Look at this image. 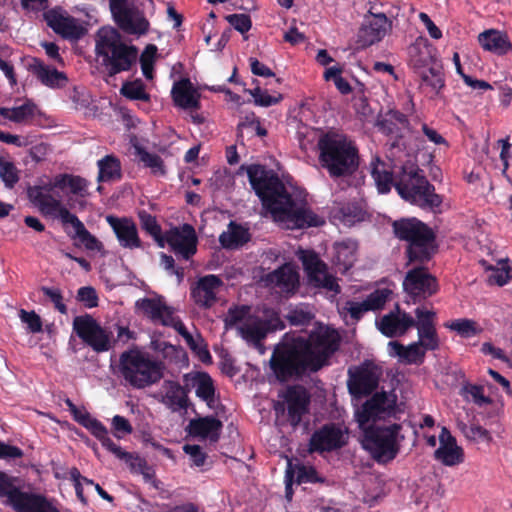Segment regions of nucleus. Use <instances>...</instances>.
Masks as SVG:
<instances>
[{
    "mask_svg": "<svg viewBox=\"0 0 512 512\" xmlns=\"http://www.w3.org/2000/svg\"><path fill=\"white\" fill-rule=\"evenodd\" d=\"M340 342L341 337L334 328L322 325L307 336L285 333L273 349L270 368L280 382L301 379L329 366Z\"/></svg>",
    "mask_w": 512,
    "mask_h": 512,
    "instance_id": "1",
    "label": "nucleus"
},
{
    "mask_svg": "<svg viewBox=\"0 0 512 512\" xmlns=\"http://www.w3.org/2000/svg\"><path fill=\"white\" fill-rule=\"evenodd\" d=\"M241 169H246L252 189L275 220L286 223L287 227L292 229L319 227L325 224L321 216L292 197L273 170H268L260 164L246 167L243 165Z\"/></svg>",
    "mask_w": 512,
    "mask_h": 512,
    "instance_id": "2",
    "label": "nucleus"
},
{
    "mask_svg": "<svg viewBox=\"0 0 512 512\" xmlns=\"http://www.w3.org/2000/svg\"><path fill=\"white\" fill-rule=\"evenodd\" d=\"M396 238L407 243V265L426 264L438 252L435 231L417 218H401L392 223Z\"/></svg>",
    "mask_w": 512,
    "mask_h": 512,
    "instance_id": "3",
    "label": "nucleus"
},
{
    "mask_svg": "<svg viewBox=\"0 0 512 512\" xmlns=\"http://www.w3.org/2000/svg\"><path fill=\"white\" fill-rule=\"evenodd\" d=\"M319 163L331 178L351 176L359 166V152L345 136L326 133L317 143Z\"/></svg>",
    "mask_w": 512,
    "mask_h": 512,
    "instance_id": "4",
    "label": "nucleus"
},
{
    "mask_svg": "<svg viewBox=\"0 0 512 512\" xmlns=\"http://www.w3.org/2000/svg\"><path fill=\"white\" fill-rule=\"evenodd\" d=\"M95 52L110 77L131 71L137 64V47L124 43L116 29L98 32Z\"/></svg>",
    "mask_w": 512,
    "mask_h": 512,
    "instance_id": "5",
    "label": "nucleus"
},
{
    "mask_svg": "<svg viewBox=\"0 0 512 512\" xmlns=\"http://www.w3.org/2000/svg\"><path fill=\"white\" fill-rule=\"evenodd\" d=\"M395 189L401 198L422 208L434 209L442 204V197L414 163L407 162L397 170Z\"/></svg>",
    "mask_w": 512,
    "mask_h": 512,
    "instance_id": "6",
    "label": "nucleus"
},
{
    "mask_svg": "<svg viewBox=\"0 0 512 512\" xmlns=\"http://www.w3.org/2000/svg\"><path fill=\"white\" fill-rule=\"evenodd\" d=\"M119 370L123 379L133 388L143 389L158 383L164 376L165 366L160 360L138 349L121 353Z\"/></svg>",
    "mask_w": 512,
    "mask_h": 512,
    "instance_id": "7",
    "label": "nucleus"
},
{
    "mask_svg": "<svg viewBox=\"0 0 512 512\" xmlns=\"http://www.w3.org/2000/svg\"><path fill=\"white\" fill-rule=\"evenodd\" d=\"M401 425L394 423L389 426L370 425L363 431L362 446L371 457L380 464L394 460L399 451V433Z\"/></svg>",
    "mask_w": 512,
    "mask_h": 512,
    "instance_id": "8",
    "label": "nucleus"
},
{
    "mask_svg": "<svg viewBox=\"0 0 512 512\" xmlns=\"http://www.w3.org/2000/svg\"><path fill=\"white\" fill-rule=\"evenodd\" d=\"M152 0H109V9L117 27L126 34L142 36L148 33L150 23L145 15Z\"/></svg>",
    "mask_w": 512,
    "mask_h": 512,
    "instance_id": "9",
    "label": "nucleus"
},
{
    "mask_svg": "<svg viewBox=\"0 0 512 512\" xmlns=\"http://www.w3.org/2000/svg\"><path fill=\"white\" fill-rule=\"evenodd\" d=\"M285 327V322L282 320L280 313L275 309L268 308L263 311V318L252 315L241 325H238L237 334L248 345L260 348L269 333L283 330Z\"/></svg>",
    "mask_w": 512,
    "mask_h": 512,
    "instance_id": "10",
    "label": "nucleus"
},
{
    "mask_svg": "<svg viewBox=\"0 0 512 512\" xmlns=\"http://www.w3.org/2000/svg\"><path fill=\"white\" fill-rule=\"evenodd\" d=\"M382 368L371 360L348 369L347 388L350 395L360 399L372 394L379 385Z\"/></svg>",
    "mask_w": 512,
    "mask_h": 512,
    "instance_id": "11",
    "label": "nucleus"
},
{
    "mask_svg": "<svg viewBox=\"0 0 512 512\" xmlns=\"http://www.w3.org/2000/svg\"><path fill=\"white\" fill-rule=\"evenodd\" d=\"M73 330L86 345L97 353L107 352L112 348V333L103 328L89 314L75 317Z\"/></svg>",
    "mask_w": 512,
    "mask_h": 512,
    "instance_id": "12",
    "label": "nucleus"
},
{
    "mask_svg": "<svg viewBox=\"0 0 512 512\" xmlns=\"http://www.w3.org/2000/svg\"><path fill=\"white\" fill-rule=\"evenodd\" d=\"M424 265L420 264L409 270L403 281L404 291L413 298L414 303L431 297L439 289L436 277Z\"/></svg>",
    "mask_w": 512,
    "mask_h": 512,
    "instance_id": "13",
    "label": "nucleus"
},
{
    "mask_svg": "<svg viewBox=\"0 0 512 512\" xmlns=\"http://www.w3.org/2000/svg\"><path fill=\"white\" fill-rule=\"evenodd\" d=\"M165 244H168L175 255L184 260L191 259L196 254L198 245L195 228L188 223L170 228L164 234Z\"/></svg>",
    "mask_w": 512,
    "mask_h": 512,
    "instance_id": "14",
    "label": "nucleus"
},
{
    "mask_svg": "<svg viewBox=\"0 0 512 512\" xmlns=\"http://www.w3.org/2000/svg\"><path fill=\"white\" fill-rule=\"evenodd\" d=\"M346 443L347 440L342 428L335 423H328L311 435L309 452H332L342 448Z\"/></svg>",
    "mask_w": 512,
    "mask_h": 512,
    "instance_id": "15",
    "label": "nucleus"
},
{
    "mask_svg": "<svg viewBox=\"0 0 512 512\" xmlns=\"http://www.w3.org/2000/svg\"><path fill=\"white\" fill-rule=\"evenodd\" d=\"M392 23L384 13L370 14L366 16L357 34V43L360 47L366 48L380 42Z\"/></svg>",
    "mask_w": 512,
    "mask_h": 512,
    "instance_id": "16",
    "label": "nucleus"
},
{
    "mask_svg": "<svg viewBox=\"0 0 512 512\" xmlns=\"http://www.w3.org/2000/svg\"><path fill=\"white\" fill-rule=\"evenodd\" d=\"M223 285L224 282L218 275L202 276L191 286V299L198 307L210 309L217 303V294Z\"/></svg>",
    "mask_w": 512,
    "mask_h": 512,
    "instance_id": "17",
    "label": "nucleus"
},
{
    "mask_svg": "<svg viewBox=\"0 0 512 512\" xmlns=\"http://www.w3.org/2000/svg\"><path fill=\"white\" fill-rule=\"evenodd\" d=\"M417 317L418 341L417 343L425 349V351H435L440 347V339L436 330L435 319L436 312L433 310H425L422 307L415 309Z\"/></svg>",
    "mask_w": 512,
    "mask_h": 512,
    "instance_id": "18",
    "label": "nucleus"
},
{
    "mask_svg": "<svg viewBox=\"0 0 512 512\" xmlns=\"http://www.w3.org/2000/svg\"><path fill=\"white\" fill-rule=\"evenodd\" d=\"M107 223L112 228L121 247L126 249H145L146 245L139 237L135 222L128 217H106Z\"/></svg>",
    "mask_w": 512,
    "mask_h": 512,
    "instance_id": "19",
    "label": "nucleus"
},
{
    "mask_svg": "<svg viewBox=\"0 0 512 512\" xmlns=\"http://www.w3.org/2000/svg\"><path fill=\"white\" fill-rule=\"evenodd\" d=\"M396 400L391 399L386 392H377L368 399L357 412L356 417L360 426L372 419L391 415L395 411Z\"/></svg>",
    "mask_w": 512,
    "mask_h": 512,
    "instance_id": "20",
    "label": "nucleus"
},
{
    "mask_svg": "<svg viewBox=\"0 0 512 512\" xmlns=\"http://www.w3.org/2000/svg\"><path fill=\"white\" fill-rule=\"evenodd\" d=\"M283 398L287 404L288 420L293 427H296L309 411L310 394L305 387L294 385L286 389Z\"/></svg>",
    "mask_w": 512,
    "mask_h": 512,
    "instance_id": "21",
    "label": "nucleus"
},
{
    "mask_svg": "<svg viewBox=\"0 0 512 512\" xmlns=\"http://www.w3.org/2000/svg\"><path fill=\"white\" fill-rule=\"evenodd\" d=\"M47 25L57 34L68 40H79L87 30L72 16H65L55 10L45 14Z\"/></svg>",
    "mask_w": 512,
    "mask_h": 512,
    "instance_id": "22",
    "label": "nucleus"
},
{
    "mask_svg": "<svg viewBox=\"0 0 512 512\" xmlns=\"http://www.w3.org/2000/svg\"><path fill=\"white\" fill-rule=\"evenodd\" d=\"M136 307L155 324L171 325L173 308L168 306L164 297L142 298L136 302Z\"/></svg>",
    "mask_w": 512,
    "mask_h": 512,
    "instance_id": "23",
    "label": "nucleus"
},
{
    "mask_svg": "<svg viewBox=\"0 0 512 512\" xmlns=\"http://www.w3.org/2000/svg\"><path fill=\"white\" fill-rule=\"evenodd\" d=\"M417 320L396 305V311H391L381 318L379 330L387 337L404 335L410 328L415 327Z\"/></svg>",
    "mask_w": 512,
    "mask_h": 512,
    "instance_id": "24",
    "label": "nucleus"
},
{
    "mask_svg": "<svg viewBox=\"0 0 512 512\" xmlns=\"http://www.w3.org/2000/svg\"><path fill=\"white\" fill-rule=\"evenodd\" d=\"M164 388L165 393L162 395L160 402L172 412H186L191 405L188 396L190 389L172 380H166Z\"/></svg>",
    "mask_w": 512,
    "mask_h": 512,
    "instance_id": "25",
    "label": "nucleus"
},
{
    "mask_svg": "<svg viewBox=\"0 0 512 512\" xmlns=\"http://www.w3.org/2000/svg\"><path fill=\"white\" fill-rule=\"evenodd\" d=\"M14 510L16 512H61L57 500L47 498L42 494L24 491Z\"/></svg>",
    "mask_w": 512,
    "mask_h": 512,
    "instance_id": "26",
    "label": "nucleus"
},
{
    "mask_svg": "<svg viewBox=\"0 0 512 512\" xmlns=\"http://www.w3.org/2000/svg\"><path fill=\"white\" fill-rule=\"evenodd\" d=\"M222 422L214 416H205L189 421L187 430L189 435L209 439L213 442L218 441L222 430Z\"/></svg>",
    "mask_w": 512,
    "mask_h": 512,
    "instance_id": "27",
    "label": "nucleus"
},
{
    "mask_svg": "<svg viewBox=\"0 0 512 512\" xmlns=\"http://www.w3.org/2000/svg\"><path fill=\"white\" fill-rule=\"evenodd\" d=\"M171 95L175 105L182 109L200 108V95L188 78H183L175 82L171 90Z\"/></svg>",
    "mask_w": 512,
    "mask_h": 512,
    "instance_id": "28",
    "label": "nucleus"
},
{
    "mask_svg": "<svg viewBox=\"0 0 512 512\" xmlns=\"http://www.w3.org/2000/svg\"><path fill=\"white\" fill-rule=\"evenodd\" d=\"M30 70L43 85L52 89L62 88L68 82L64 72L45 65L39 59H34L33 64L30 65Z\"/></svg>",
    "mask_w": 512,
    "mask_h": 512,
    "instance_id": "29",
    "label": "nucleus"
},
{
    "mask_svg": "<svg viewBox=\"0 0 512 512\" xmlns=\"http://www.w3.org/2000/svg\"><path fill=\"white\" fill-rule=\"evenodd\" d=\"M409 125L407 115L395 109L387 111L385 117L379 119L376 123L381 133L395 138L402 137V131L407 129Z\"/></svg>",
    "mask_w": 512,
    "mask_h": 512,
    "instance_id": "30",
    "label": "nucleus"
},
{
    "mask_svg": "<svg viewBox=\"0 0 512 512\" xmlns=\"http://www.w3.org/2000/svg\"><path fill=\"white\" fill-rule=\"evenodd\" d=\"M480 45L483 49L498 55H504L512 50V44L505 33L498 30H487L479 34Z\"/></svg>",
    "mask_w": 512,
    "mask_h": 512,
    "instance_id": "31",
    "label": "nucleus"
},
{
    "mask_svg": "<svg viewBox=\"0 0 512 512\" xmlns=\"http://www.w3.org/2000/svg\"><path fill=\"white\" fill-rule=\"evenodd\" d=\"M396 173L397 170H391L389 165L379 158H376V160L371 163V175L381 194H386L390 192L392 186L395 187Z\"/></svg>",
    "mask_w": 512,
    "mask_h": 512,
    "instance_id": "32",
    "label": "nucleus"
},
{
    "mask_svg": "<svg viewBox=\"0 0 512 512\" xmlns=\"http://www.w3.org/2000/svg\"><path fill=\"white\" fill-rule=\"evenodd\" d=\"M331 216L345 225L351 226L364 219V211L356 202H335Z\"/></svg>",
    "mask_w": 512,
    "mask_h": 512,
    "instance_id": "33",
    "label": "nucleus"
},
{
    "mask_svg": "<svg viewBox=\"0 0 512 512\" xmlns=\"http://www.w3.org/2000/svg\"><path fill=\"white\" fill-rule=\"evenodd\" d=\"M250 239L249 229L233 221L229 223L228 231L219 236V242L225 249L239 248L248 243Z\"/></svg>",
    "mask_w": 512,
    "mask_h": 512,
    "instance_id": "34",
    "label": "nucleus"
},
{
    "mask_svg": "<svg viewBox=\"0 0 512 512\" xmlns=\"http://www.w3.org/2000/svg\"><path fill=\"white\" fill-rule=\"evenodd\" d=\"M357 249V242L351 239H346L334 244L333 260L334 263L339 266L340 270L346 272L353 266L356 260Z\"/></svg>",
    "mask_w": 512,
    "mask_h": 512,
    "instance_id": "35",
    "label": "nucleus"
},
{
    "mask_svg": "<svg viewBox=\"0 0 512 512\" xmlns=\"http://www.w3.org/2000/svg\"><path fill=\"white\" fill-rule=\"evenodd\" d=\"M267 280L283 292H293L299 284V275L289 265H283L269 273Z\"/></svg>",
    "mask_w": 512,
    "mask_h": 512,
    "instance_id": "36",
    "label": "nucleus"
},
{
    "mask_svg": "<svg viewBox=\"0 0 512 512\" xmlns=\"http://www.w3.org/2000/svg\"><path fill=\"white\" fill-rule=\"evenodd\" d=\"M98 182L118 181L122 178L120 160L113 154L104 156L97 161Z\"/></svg>",
    "mask_w": 512,
    "mask_h": 512,
    "instance_id": "37",
    "label": "nucleus"
},
{
    "mask_svg": "<svg viewBox=\"0 0 512 512\" xmlns=\"http://www.w3.org/2000/svg\"><path fill=\"white\" fill-rule=\"evenodd\" d=\"M196 386V396L211 407L215 400V386L212 377L207 372H196L191 376Z\"/></svg>",
    "mask_w": 512,
    "mask_h": 512,
    "instance_id": "38",
    "label": "nucleus"
},
{
    "mask_svg": "<svg viewBox=\"0 0 512 512\" xmlns=\"http://www.w3.org/2000/svg\"><path fill=\"white\" fill-rule=\"evenodd\" d=\"M36 104L27 99L22 105L13 108H0V116L14 122L24 123L32 120L36 115Z\"/></svg>",
    "mask_w": 512,
    "mask_h": 512,
    "instance_id": "39",
    "label": "nucleus"
},
{
    "mask_svg": "<svg viewBox=\"0 0 512 512\" xmlns=\"http://www.w3.org/2000/svg\"><path fill=\"white\" fill-rule=\"evenodd\" d=\"M54 188L55 186H53V182L29 186L27 189V197L29 201L41 212L47 209L44 204H49L50 199H55L51 195Z\"/></svg>",
    "mask_w": 512,
    "mask_h": 512,
    "instance_id": "40",
    "label": "nucleus"
},
{
    "mask_svg": "<svg viewBox=\"0 0 512 512\" xmlns=\"http://www.w3.org/2000/svg\"><path fill=\"white\" fill-rule=\"evenodd\" d=\"M44 205L47 207V209L41 211L44 216L57 215L64 224H71L74 230L83 224L79 218L75 214H72L65 206H63L61 201L58 199H50V203Z\"/></svg>",
    "mask_w": 512,
    "mask_h": 512,
    "instance_id": "41",
    "label": "nucleus"
},
{
    "mask_svg": "<svg viewBox=\"0 0 512 512\" xmlns=\"http://www.w3.org/2000/svg\"><path fill=\"white\" fill-rule=\"evenodd\" d=\"M138 218L141 229L149 234L160 248H164V235L156 217L145 210H141L138 212Z\"/></svg>",
    "mask_w": 512,
    "mask_h": 512,
    "instance_id": "42",
    "label": "nucleus"
},
{
    "mask_svg": "<svg viewBox=\"0 0 512 512\" xmlns=\"http://www.w3.org/2000/svg\"><path fill=\"white\" fill-rule=\"evenodd\" d=\"M136 155L144 167L149 168L154 175L163 176L166 169L163 159L156 153L147 151L144 147H135Z\"/></svg>",
    "mask_w": 512,
    "mask_h": 512,
    "instance_id": "43",
    "label": "nucleus"
},
{
    "mask_svg": "<svg viewBox=\"0 0 512 512\" xmlns=\"http://www.w3.org/2000/svg\"><path fill=\"white\" fill-rule=\"evenodd\" d=\"M303 268L309 278L313 281L319 280V274L327 270L326 264L319 258L314 251H305L301 256Z\"/></svg>",
    "mask_w": 512,
    "mask_h": 512,
    "instance_id": "44",
    "label": "nucleus"
},
{
    "mask_svg": "<svg viewBox=\"0 0 512 512\" xmlns=\"http://www.w3.org/2000/svg\"><path fill=\"white\" fill-rule=\"evenodd\" d=\"M251 307L248 305H233L231 306L224 319L225 330L236 329L241 325L250 315Z\"/></svg>",
    "mask_w": 512,
    "mask_h": 512,
    "instance_id": "45",
    "label": "nucleus"
},
{
    "mask_svg": "<svg viewBox=\"0 0 512 512\" xmlns=\"http://www.w3.org/2000/svg\"><path fill=\"white\" fill-rule=\"evenodd\" d=\"M22 493L23 491L14 485L13 478L0 471V497H6L7 504L14 509Z\"/></svg>",
    "mask_w": 512,
    "mask_h": 512,
    "instance_id": "46",
    "label": "nucleus"
},
{
    "mask_svg": "<svg viewBox=\"0 0 512 512\" xmlns=\"http://www.w3.org/2000/svg\"><path fill=\"white\" fill-rule=\"evenodd\" d=\"M434 458L445 466H455L464 462V451L461 447H438L434 452Z\"/></svg>",
    "mask_w": 512,
    "mask_h": 512,
    "instance_id": "47",
    "label": "nucleus"
},
{
    "mask_svg": "<svg viewBox=\"0 0 512 512\" xmlns=\"http://www.w3.org/2000/svg\"><path fill=\"white\" fill-rule=\"evenodd\" d=\"M120 93L130 100H140L144 102L150 100V95L146 92L145 85L141 79L124 82L120 89Z\"/></svg>",
    "mask_w": 512,
    "mask_h": 512,
    "instance_id": "48",
    "label": "nucleus"
},
{
    "mask_svg": "<svg viewBox=\"0 0 512 512\" xmlns=\"http://www.w3.org/2000/svg\"><path fill=\"white\" fill-rule=\"evenodd\" d=\"M444 326L452 331H456L464 338H470L478 333L477 324L471 319H456L451 322H446Z\"/></svg>",
    "mask_w": 512,
    "mask_h": 512,
    "instance_id": "49",
    "label": "nucleus"
},
{
    "mask_svg": "<svg viewBox=\"0 0 512 512\" xmlns=\"http://www.w3.org/2000/svg\"><path fill=\"white\" fill-rule=\"evenodd\" d=\"M421 79L425 84L430 86L436 94H439L440 90L445 86L441 67H429L427 71L421 73Z\"/></svg>",
    "mask_w": 512,
    "mask_h": 512,
    "instance_id": "50",
    "label": "nucleus"
},
{
    "mask_svg": "<svg viewBox=\"0 0 512 512\" xmlns=\"http://www.w3.org/2000/svg\"><path fill=\"white\" fill-rule=\"evenodd\" d=\"M0 178L7 188H13L19 181V171L11 161L0 157Z\"/></svg>",
    "mask_w": 512,
    "mask_h": 512,
    "instance_id": "51",
    "label": "nucleus"
},
{
    "mask_svg": "<svg viewBox=\"0 0 512 512\" xmlns=\"http://www.w3.org/2000/svg\"><path fill=\"white\" fill-rule=\"evenodd\" d=\"M73 238H77L80 243L89 251H101L103 244L94 235H92L85 227L84 224L80 225L75 230Z\"/></svg>",
    "mask_w": 512,
    "mask_h": 512,
    "instance_id": "52",
    "label": "nucleus"
},
{
    "mask_svg": "<svg viewBox=\"0 0 512 512\" xmlns=\"http://www.w3.org/2000/svg\"><path fill=\"white\" fill-rule=\"evenodd\" d=\"M392 291L388 288L376 289L364 300L369 311L382 309L388 301Z\"/></svg>",
    "mask_w": 512,
    "mask_h": 512,
    "instance_id": "53",
    "label": "nucleus"
},
{
    "mask_svg": "<svg viewBox=\"0 0 512 512\" xmlns=\"http://www.w3.org/2000/svg\"><path fill=\"white\" fill-rule=\"evenodd\" d=\"M426 351L417 342L406 346L403 363L421 365L425 360Z\"/></svg>",
    "mask_w": 512,
    "mask_h": 512,
    "instance_id": "54",
    "label": "nucleus"
},
{
    "mask_svg": "<svg viewBox=\"0 0 512 512\" xmlns=\"http://www.w3.org/2000/svg\"><path fill=\"white\" fill-rule=\"evenodd\" d=\"M246 91L249 92L254 98L255 104L262 107H270L279 103L282 99V95H278L277 97L271 96L266 91H262L259 86L252 90L248 89Z\"/></svg>",
    "mask_w": 512,
    "mask_h": 512,
    "instance_id": "55",
    "label": "nucleus"
},
{
    "mask_svg": "<svg viewBox=\"0 0 512 512\" xmlns=\"http://www.w3.org/2000/svg\"><path fill=\"white\" fill-rule=\"evenodd\" d=\"M285 318L291 325L304 326L311 322V320L314 318V315L311 312L304 310L303 308L296 307L291 309Z\"/></svg>",
    "mask_w": 512,
    "mask_h": 512,
    "instance_id": "56",
    "label": "nucleus"
},
{
    "mask_svg": "<svg viewBox=\"0 0 512 512\" xmlns=\"http://www.w3.org/2000/svg\"><path fill=\"white\" fill-rule=\"evenodd\" d=\"M226 21L238 32L244 34L252 27V21L247 14H230L225 17Z\"/></svg>",
    "mask_w": 512,
    "mask_h": 512,
    "instance_id": "57",
    "label": "nucleus"
},
{
    "mask_svg": "<svg viewBox=\"0 0 512 512\" xmlns=\"http://www.w3.org/2000/svg\"><path fill=\"white\" fill-rule=\"evenodd\" d=\"M77 300L84 304L86 308H95L98 306V295L95 288L84 286L77 291Z\"/></svg>",
    "mask_w": 512,
    "mask_h": 512,
    "instance_id": "58",
    "label": "nucleus"
},
{
    "mask_svg": "<svg viewBox=\"0 0 512 512\" xmlns=\"http://www.w3.org/2000/svg\"><path fill=\"white\" fill-rule=\"evenodd\" d=\"M512 279V267L505 263L501 268L493 269L489 276V283L496 284L500 287L507 284Z\"/></svg>",
    "mask_w": 512,
    "mask_h": 512,
    "instance_id": "59",
    "label": "nucleus"
},
{
    "mask_svg": "<svg viewBox=\"0 0 512 512\" xmlns=\"http://www.w3.org/2000/svg\"><path fill=\"white\" fill-rule=\"evenodd\" d=\"M19 317L23 323L27 325L28 331L31 333H39L42 331V321L38 314L35 311H26L21 309L19 312Z\"/></svg>",
    "mask_w": 512,
    "mask_h": 512,
    "instance_id": "60",
    "label": "nucleus"
},
{
    "mask_svg": "<svg viewBox=\"0 0 512 512\" xmlns=\"http://www.w3.org/2000/svg\"><path fill=\"white\" fill-rule=\"evenodd\" d=\"M415 53L411 54L410 64L415 69L424 67H431L430 64L433 62V57L430 51L425 49L415 48Z\"/></svg>",
    "mask_w": 512,
    "mask_h": 512,
    "instance_id": "61",
    "label": "nucleus"
},
{
    "mask_svg": "<svg viewBox=\"0 0 512 512\" xmlns=\"http://www.w3.org/2000/svg\"><path fill=\"white\" fill-rule=\"evenodd\" d=\"M41 291L54 304L56 310L61 314H67V306L63 301L60 289L43 286L41 287Z\"/></svg>",
    "mask_w": 512,
    "mask_h": 512,
    "instance_id": "62",
    "label": "nucleus"
},
{
    "mask_svg": "<svg viewBox=\"0 0 512 512\" xmlns=\"http://www.w3.org/2000/svg\"><path fill=\"white\" fill-rule=\"evenodd\" d=\"M297 482L301 483H319L323 479L319 476L313 466L300 465L297 469Z\"/></svg>",
    "mask_w": 512,
    "mask_h": 512,
    "instance_id": "63",
    "label": "nucleus"
},
{
    "mask_svg": "<svg viewBox=\"0 0 512 512\" xmlns=\"http://www.w3.org/2000/svg\"><path fill=\"white\" fill-rule=\"evenodd\" d=\"M124 461L132 473H138L139 470L145 468L146 460L141 458L137 453L124 451L119 457Z\"/></svg>",
    "mask_w": 512,
    "mask_h": 512,
    "instance_id": "64",
    "label": "nucleus"
}]
</instances>
